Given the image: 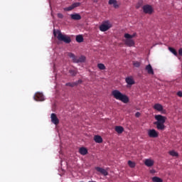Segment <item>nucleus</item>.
<instances>
[{
	"label": "nucleus",
	"instance_id": "obj_3",
	"mask_svg": "<svg viewBox=\"0 0 182 182\" xmlns=\"http://www.w3.org/2000/svg\"><path fill=\"white\" fill-rule=\"evenodd\" d=\"M53 35L54 36H57V39L58 41L64 42L65 43H70V42H72V39H70V37L66 35H63L60 31H56L54 30Z\"/></svg>",
	"mask_w": 182,
	"mask_h": 182
},
{
	"label": "nucleus",
	"instance_id": "obj_14",
	"mask_svg": "<svg viewBox=\"0 0 182 182\" xmlns=\"http://www.w3.org/2000/svg\"><path fill=\"white\" fill-rule=\"evenodd\" d=\"M108 4L109 5H112L113 8L115 9H117V8L120 6V4H119L117 0H109Z\"/></svg>",
	"mask_w": 182,
	"mask_h": 182
},
{
	"label": "nucleus",
	"instance_id": "obj_9",
	"mask_svg": "<svg viewBox=\"0 0 182 182\" xmlns=\"http://www.w3.org/2000/svg\"><path fill=\"white\" fill-rule=\"evenodd\" d=\"M77 6H80V2H76L73 4L71 6L66 7L64 9V11H72L73 9H75V8H77Z\"/></svg>",
	"mask_w": 182,
	"mask_h": 182
},
{
	"label": "nucleus",
	"instance_id": "obj_28",
	"mask_svg": "<svg viewBox=\"0 0 182 182\" xmlns=\"http://www.w3.org/2000/svg\"><path fill=\"white\" fill-rule=\"evenodd\" d=\"M97 68H99L100 70H105V69H106V66H105L103 63H98Z\"/></svg>",
	"mask_w": 182,
	"mask_h": 182
},
{
	"label": "nucleus",
	"instance_id": "obj_10",
	"mask_svg": "<svg viewBox=\"0 0 182 182\" xmlns=\"http://www.w3.org/2000/svg\"><path fill=\"white\" fill-rule=\"evenodd\" d=\"M50 119L52 123H53V124H55V126H58V124L59 123V119L56 116V114L52 113L50 115Z\"/></svg>",
	"mask_w": 182,
	"mask_h": 182
},
{
	"label": "nucleus",
	"instance_id": "obj_4",
	"mask_svg": "<svg viewBox=\"0 0 182 182\" xmlns=\"http://www.w3.org/2000/svg\"><path fill=\"white\" fill-rule=\"evenodd\" d=\"M68 56L73 59V62L74 63H83V62L86 60V57L81 55L79 58H77V57H76V55L72 53H69Z\"/></svg>",
	"mask_w": 182,
	"mask_h": 182
},
{
	"label": "nucleus",
	"instance_id": "obj_34",
	"mask_svg": "<svg viewBox=\"0 0 182 182\" xmlns=\"http://www.w3.org/2000/svg\"><path fill=\"white\" fill-rule=\"evenodd\" d=\"M74 83H77L76 86H77V85H80V83H82V80H78L77 82H74Z\"/></svg>",
	"mask_w": 182,
	"mask_h": 182
},
{
	"label": "nucleus",
	"instance_id": "obj_20",
	"mask_svg": "<svg viewBox=\"0 0 182 182\" xmlns=\"http://www.w3.org/2000/svg\"><path fill=\"white\" fill-rule=\"evenodd\" d=\"M79 153L82 156H86V154H87V149L85 147H81L79 149Z\"/></svg>",
	"mask_w": 182,
	"mask_h": 182
},
{
	"label": "nucleus",
	"instance_id": "obj_19",
	"mask_svg": "<svg viewBox=\"0 0 182 182\" xmlns=\"http://www.w3.org/2000/svg\"><path fill=\"white\" fill-rule=\"evenodd\" d=\"M115 132H117L118 134H122V133L124 132V128L122 126H117L115 127Z\"/></svg>",
	"mask_w": 182,
	"mask_h": 182
},
{
	"label": "nucleus",
	"instance_id": "obj_26",
	"mask_svg": "<svg viewBox=\"0 0 182 182\" xmlns=\"http://www.w3.org/2000/svg\"><path fill=\"white\" fill-rule=\"evenodd\" d=\"M168 50H170V52H171V53H173L175 56H177L178 53H177V50H176V49H174L172 47H169Z\"/></svg>",
	"mask_w": 182,
	"mask_h": 182
},
{
	"label": "nucleus",
	"instance_id": "obj_1",
	"mask_svg": "<svg viewBox=\"0 0 182 182\" xmlns=\"http://www.w3.org/2000/svg\"><path fill=\"white\" fill-rule=\"evenodd\" d=\"M155 120H156V122H154V124L156 126L157 130L163 131L166 129L164 124L166 123V120H167V117L161 114H157L155 115Z\"/></svg>",
	"mask_w": 182,
	"mask_h": 182
},
{
	"label": "nucleus",
	"instance_id": "obj_31",
	"mask_svg": "<svg viewBox=\"0 0 182 182\" xmlns=\"http://www.w3.org/2000/svg\"><path fill=\"white\" fill-rule=\"evenodd\" d=\"M77 83H75V82H68L65 84V86H69L70 87H75Z\"/></svg>",
	"mask_w": 182,
	"mask_h": 182
},
{
	"label": "nucleus",
	"instance_id": "obj_23",
	"mask_svg": "<svg viewBox=\"0 0 182 182\" xmlns=\"http://www.w3.org/2000/svg\"><path fill=\"white\" fill-rule=\"evenodd\" d=\"M75 40L78 43H82V42H83V36L82 35H78L76 36Z\"/></svg>",
	"mask_w": 182,
	"mask_h": 182
},
{
	"label": "nucleus",
	"instance_id": "obj_12",
	"mask_svg": "<svg viewBox=\"0 0 182 182\" xmlns=\"http://www.w3.org/2000/svg\"><path fill=\"white\" fill-rule=\"evenodd\" d=\"M95 170L98 171V173H100L101 174H102V176H108L109 173L107 172V171H106V169L103 168H100L99 166L95 167Z\"/></svg>",
	"mask_w": 182,
	"mask_h": 182
},
{
	"label": "nucleus",
	"instance_id": "obj_37",
	"mask_svg": "<svg viewBox=\"0 0 182 182\" xmlns=\"http://www.w3.org/2000/svg\"><path fill=\"white\" fill-rule=\"evenodd\" d=\"M135 117H140V112H136V113L135 114Z\"/></svg>",
	"mask_w": 182,
	"mask_h": 182
},
{
	"label": "nucleus",
	"instance_id": "obj_6",
	"mask_svg": "<svg viewBox=\"0 0 182 182\" xmlns=\"http://www.w3.org/2000/svg\"><path fill=\"white\" fill-rule=\"evenodd\" d=\"M142 9L144 14H148L149 15H151L153 14V7L149 4L143 6Z\"/></svg>",
	"mask_w": 182,
	"mask_h": 182
},
{
	"label": "nucleus",
	"instance_id": "obj_35",
	"mask_svg": "<svg viewBox=\"0 0 182 182\" xmlns=\"http://www.w3.org/2000/svg\"><path fill=\"white\" fill-rule=\"evenodd\" d=\"M177 96H178V97H182V91H179L177 92Z\"/></svg>",
	"mask_w": 182,
	"mask_h": 182
},
{
	"label": "nucleus",
	"instance_id": "obj_27",
	"mask_svg": "<svg viewBox=\"0 0 182 182\" xmlns=\"http://www.w3.org/2000/svg\"><path fill=\"white\" fill-rule=\"evenodd\" d=\"M152 181L153 182H163V179H161L157 176H154L152 178Z\"/></svg>",
	"mask_w": 182,
	"mask_h": 182
},
{
	"label": "nucleus",
	"instance_id": "obj_22",
	"mask_svg": "<svg viewBox=\"0 0 182 182\" xmlns=\"http://www.w3.org/2000/svg\"><path fill=\"white\" fill-rule=\"evenodd\" d=\"M126 82L127 83V85H134V80H133V78L128 77L125 79Z\"/></svg>",
	"mask_w": 182,
	"mask_h": 182
},
{
	"label": "nucleus",
	"instance_id": "obj_36",
	"mask_svg": "<svg viewBox=\"0 0 182 182\" xmlns=\"http://www.w3.org/2000/svg\"><path fill=\"white\" fill-rule=\"evenodd\" d=\"M178 55H180V56H182V48H180L178 50Z\"/></svg>",
	"mask_w": 182,
	"mask_h": 182
},
{
	"label": "nucleus",
	"instance_id": "obj_29",
	"mask_svg": "<svg viewBox=\"0 0 182 182\" xmlns=\"http://www.w3.org/2000/svg\"><path fill=\"white\" fill-rule=\"evenodd\" d=\"M69 73L71 76H76V75H77V71L76 70H70Z\"/></svg>",
	"mask_w": 182,
	"mask_h": 182
},
{
	"label": "nucleus",
	"instance_id": "obj_13",
	"mask_svg": "<svg viewBox=\"0 0 182 182\" xmlns=\"http://www.w3.org/2000/svg\"><path fill=\"white\" fill-rule=\"evenodd\" d=\"M95 170L98 171V173H100L101 174H102V176H108L109 173L107 172V171H106V169L103 168H100L99 166L95 167Z\"/></svg>",
	"mask_w": 182,
	"mask_h": 182
},
{
	"label": "nucleus",
	"instance_id": "obj_18",
	"mask_svg": "<svg viewBox=\"0 0 182 182\" xmlns=\"http://www.w3.org/2000/svg\"><path fill=\"white\" fill-rule=\"evenodd\" d=\"M94 141H95V143H103V138H102V136L99 135H95L94 136Z\"/></svg>",
	"mask_w": 182,
	"mask_h": 182
},
{
	"label": "nucleus",
	"instance_id": "obj_11",
	"mask_svg": "<svg viewBox=\"0 0 182 182\" xmlns=\"http://www.w3.org/2000/svg\"><path fill=\"white\" fill-rule=\"evenodd\" d=\"M124 44L127 45V46L132 48V46H134L135 43L132 38H126V40H124Z\"/></svg>",
	"mask_w": 182,
	"mask_h": 182
},
{
	"label": "nucleus",
	"instance_id": "obj_24",
	"mask_svg": "<svg viewBox=\"0 0 182 182\" xmlns=\"http://www.w3.org/2000/svg\"><path fill=\"white\" fill-rule=\"evenodd\" d=\"M124 38H131V39H133V38H135L136 37V33H134V34H132V35H130V34H129V33H125L124 34Z\"/></svg>",
	"mask_w": 182,
	"mask_h": 182
},
{
	"label": "nucleus",
	"instance_id": "obj_15",
	"mask_svg": "<svg viewBox=\"0 0 182 182\" xmlns=\"http://www.w3.org/2000/svg\"><path fill=\"white\" fill-rule=\"evenodd\" d=\"M145 70H146L149 75H154V70H153V67L151 65L149 64L145 67Z\"/></svg>",
	"mask_w": 182,
	"mask_h": 182
},
{
	"label": "nucleus",
	"instance_id": "obj_8",
	"mask_svg": "<svg viewBox=\"0 0 182 182\" xmlns=\"http://www.w3.org/2000/svg\"><path fill=\"white\" fill-rule=\"evenodd\" d=\"M34 100L36 102H43V100H45V97L43 96V93L37 92L34 95Z\"/></svg>",
	"mask_w": 182,
	"mask_h": 182
},
{
	"label": "nucleus",
	"instance_id": "obj_16",
	"mask_svg": "<svg viewBox=\"0 0 182 182\" xmlns=\"http://www.w3.org/2000/svg\"><path fill=\"white\" fill-rule=\"evenodd\" d=\"M70 18L73 21H80L82 19V16L79 14H70Z\"/></svg>",
	"mask_w": 182,
	"mask_h": 182
},
{
	"label": "nucleus",
	"instance_id": "obj_25",
	"mask_svg": "<svg viewBox=\"0 0 182 182\" xmlns=\"http://www.w3.org/2000/svg\"><path fill=\"white\" fill-rule=\"evenodd\" d=\"M169 154L173 157H178V153H177L176 151H170Z\"/></svg>",
	"mask_w": 182,
	"mask_h": 182
},
{
	"label": "nucleus",
	"instance_id": "obj_17",
	"mask_svg": "<svg viewBox=\"0 0 182 182\" xmlns=\"http://www.w3.org/2000/svg\"><path fill=\"white\" fill-rule=\"evenodd\" d=\"M144 164L147 167H152V166H154V161L153 159H146Z\"/></svg>",
	"mask_w": 182,
	"mask_h": 182
},
{
	"label": "nucleus",
	"instance_id": "obj_32",
	"mask_svg": "<svg viewBox=\"0 0 182 182\" xmlns=\"http://www.w3.org/2000/svg\"><path fill=\"white\" fill-rule=\"evenodd\" d=\"M128 165L129 166V167H131L132 168H133L134 167L136 166V164H134V162L132 161H128Z\"/></svg>",
	"mask_w": 182,
	"mask_h": 182
},
{
	"label": "nucleus",
	"instance_id": "obj_2",
	"mask_svg": "<svg viewBox=\"0 0 182 182\" xmlns=\"http://www.w3.org/2000/svg\"><path fill=\"white\" fill-rule=\"evenodd\" d=\"M112 95L116 100H120L122 103H129V97L121 93V92L117 90H112Z\"/></svg>",
	"mask_w": 182,
	"mask_h": 182
},
{
	"label": "nucleus",
	"instance_id": "obj_7",
	"mask_svg": "<svg viewBox=\"0 0 182 182\" xmlns=\"http://www.w3.org/2000/svg\"><path fill=\"white\" fill-rule=\"evenodd\" d=\"M148 136L151 137V139H156V137H159V132L154 129H149Z\"/></svg>",
	"mask_w": 182,
	"mask_h": 182
},
{
	"label": "nucleus",
	"instance_id": "obj_21",
	"mask_svg": "<svg viewBox=\"0 0 182 182\" xmlns=\"http://www.w3.org/2000/svg\"><path fill=\"white\" fill-rule=\"evenodd\" d=\"M153 107L155 110H157L158 112H162L163 110V105H161V104H155Z\"/></svg>",
	"mask_w": 182,
	"mask_h": 182
},
{
	"label": "nucleus",
	"instance_id": "obj_30",
	"mask_svg": "<svg viewBox=\"0 0 182 182\" xmlns=\"http://www.w3.org/2000/svg\"><path fill=\"white\" fill-rule=\"evenodd\" d=\"M133 65L135 68H140V65H141V63H140V62L139 61H134Z\"/></svg>",
	"mask_w": 182,
	"mask_h": 182
},
{
	"label": "nucleus",
	"instance_id": "obj_5",
	"mask_svg": "<svg viewBox=\"0 0 182 182\" xmlns=\"http://www.w3.org/2000/svg\"><path fill=\"white\" fill-rule=\"evenodd\" d=\"M110 28H112V25L109 21H107L100 26V31H101V32H106L109 31Z\"/></svg>",
	"mask_w": 182,
	"mask_h": 182
},
{
	"label": "nucleus",
	"instance_id": "obj_33",
	"mask_svg": "<svg viewBox=\"0 0 182 182\" xmlns=\"http://www.w3.org/2000/svg\"><path fill=\"white\" fill-rule=\"evenodd\" d=\"M58 18H59L60 19H63V14L58 13L57 14Z\"/></svg>",
	"mask_w": 182,
	"mask_h": 182
}]
</instances>
